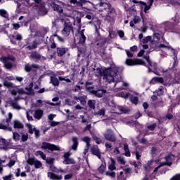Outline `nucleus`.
<instances>
[{
  "mask_svg": "<svg viewBox=\"0 0 180 180\" xmlns=\"http://www.w3.org/2000/svg\"><path fill=\"white\" fill-rule=\"evenodd\" d=\"M119 70H117V68H106L103 72V79L105 82H108V84H112V82H120L122 81V77L119 74Z\"/></svg>",
  "mask_w": 180,
  "mask_h": 180,
  "instance_id": "1",
  "label": "nucleus"
},
{
  "mask_svg": "<svg viewBox=\"0 0 180 180\" xmlns=\"http://www.w3.org/2000/svg\"><path fill=\"white\" fill-rule=\"evenodd\" d=\"M13 115L12 112L8 113V117L6 120H3V122H0V129L4 130L5 131H12V127H9V123L12 122Z\"/></svg>",
  "mask_w": 180,
  "mask_h": 180,
  "instance_id": "2",
  "label": "nucleus"
},
{
  "mask_svg": "<svg viewBox=\"0 0 180 180\" xmlns=\"http://www.w3.org/2000/svg\"><path fill=\"white\" fill-rule=\"evenodd\" d=\"M0 61L3 63L5 68L6 70H11L13 67V63L11 61H15V57L12 56H2L0 58Z\"/></svg>",
  "mask_w": 180,
  "mask_h": 180,
  "instance_id": "3",
  "label": "nucleus"
},
{
  "mask_svg": "<svg viewBox=\"0 0 180 180\" xmlns=\"http://www.w3.org/2000/svg\"><path fill=\"white\" fill-rule=\"evenodd\" d=\"M103 136L105 140L111 141V143H115V141L117 140L116 134H115V131H113L112 129H106L105 132L103 134Z\"/></svg>",
  "mask_w": 180,
  "mask_h": 180,
  "instance_id": "4",
  "label": "nucleus"
},
{
  "mask_svg": "<svg viewBox=\"0 0 180 180\" xmlns=\"http://www.w3.org/2000/svg\"><path fill=\"white\" fill-rule=\"evenodd\" d=\"M41 148L43 150H49L50 151H60V146L47 142H43Z\"/></svg>",
  "mask_w": 180,
  "mask_h": 180,
  "instance_id": "5",
  "label": "nucleus"
},
{
  "mask_svg": "<svg viewBox=\"0 0 180 180\" xmlns=\"http://www.w3.org/2000/svg\"><path fill=\"white\" fill-rule=\"evenodd\" d=\"M26 162L29 165H34V167L37 169L41 168V167H43V164H41V162H40L39 160H37L34 158L29 157L26 160Z\"/></svg>",
  "mask_w": 180,
  "mask_h": 180,
  "instance_id": "6",
  "label": "nucleus"
},
{
  "mask_svg": "<svg viewBox=\"0 0 180 180\" xmlns=\"http://www.w3.org/2000/svg\"><path fill=\"white\" fill-rule=\"evenodd\" d=\"M72 30H73V28H72V24L71 23V22H65V27L62 30L61 33L63 36H64L65 37H68V36H70V33H71Z\"/></svg>",
  "mask_w": 180,
  "mask_h": 180,
  "instance_id": "7",
  "label": "nucleus"
},
{
  "mask_svg": "<svg viewBox=\"0 0 180 180\" xmlns=\"http://www.w3.org/2000/svg\"><path fill=\"white\" fill-rule=\"evenodd\" d=\"M143 58H145L148 63L146 67L148 68L149 72H151V71H155V70H157V63L155 62L151 61V60H150L149 56H143Z\"/></svg>",
  "mask_w": 180,
  "mask_h": 180,
  "instance_id": "8",
  "label": "nucleus"
},
{
  "mask_svg": "<svg viewBox=\"0 0 180 180\" xmlns=\"http://www.w3.org/2000/svg\"><path fill=\"white\" fill-rule=\"evenodd\" d=\"M70 152H66L63 155L64 160L63 161V163L65 164V165H70L71 164H75V160L72 158H70V156L72 155Z\"/></svg>",
  "mask_w": 180,
  "mask_h": 180,
  "instance_id": "9",
  "label": "nucleus"
},
{
  "mask_svg": "<svg viewBox=\"0 0 180 180\" xmlns=\"http://www.w3.org/2000/svg\"><path fill=\"white\" fill-rule=\"evenodd\" d=\"M127 65H146V63L141 59H127L126 60Z\"/></svg>",
  "mask_w": 180,
  "mask_h": 180,
  "instance_id": "10",
  "label": "nucleus"
},
{
  "mask_svg": "<svg viewBox=\"0 0 180 180\" xmlns=\"http://www.w3.org/2000/svg\"><path fill=\"white\" fill-rule=\"evenodd\" d=\"M15 79V77L13 76H8L6 77L4 79V86H6V88H15V84H13L12 82H9L8 81H13Z\"/></svg>",
  "mask_w": 180,
  "mask_h": 180,
  "instance_id": "11",
  "label": "nucleus"
},
{
  "mask_svg": "<svg viewBox=\"0 0 180 180\" xmlns=\"http://www.w3.org/2000/svg\"><path fill=\"white\" fill-rule=\"evenodd\" d=\"M166 162H161L165 165H167L168 167H171L172 165V161L175 160V155H169L165 158Z\"/></svg>",
  "mask_w": 180,
  "mask_h": 180,
  "instance_id": "12",
  "label": "nucleus"
},
{
  "mask_svg": "<svg viewBox=\"0 0 180 180\" xmlns=\"http://www.w3.org/2000/svg\"><path fill=\"white\" fill-rule=\"evenodd\" d=\"M91 152L93 155H96L99 160L101 158V150L98 146H94L91 148Z\"/></svg>",
  "mask_w": 180,
  "mask_h": 180,
  "instance_id": "13",
  "label": "nucleus"
},
{
  "mask_svg": "<svg viewBox=\"0 0 180 180\" xmlns=\"http://www.w3.org/2000/svg\"><path fill=\"white\" fill-rule=\"evenodd\" d=\"M116 169V160L115 159L110 158V162H108V170L115 171Z\"/></svg>",
  "mask_w": 180,
  "mask_h": 180,
  "instance_id": "14",
  "label": "nucleus"
},
{
  "mask_svg": "<svg viewBox=\"0 0 180 180\" xmlns=\"http://www.w3.org/2000/svg\"><path fill=\"white\" fill-rule=\"evenodd\" d=\"M48 178H50L51 180H61L63 179V176L56 174L53 172H48L47 174Z\"/></svg>",
  "mask_w": 180,
  "mask_h": 180,
  "instance_id": "15",
  "label": "nucleus"
},
{
  "mask_svg": "<svg viewBox=\"0 0 180 180\" xmlns=\"http://www.w3.org/2000/svg\"><path fill=\"white\" fill-rule=\"evenodd\" d=\"M158 47H162V49H167V50H169L170 51H172L174 57H176V51H175V49H174L172 47L168 46V44L167 45L164 44H160Z\"/></svg>",
  "mask_w": 180,
  "mask_h": 180,
  "instance_id": "16",
  "label": "nucleus"
},
{
  "mask_svg": "<svg viewBox=\"0 0 180 180\" xmlns=\"http://www.w3.org/2000/svg\"><path fill=\"white\" fill-rule=\"evenodd\" d=\"M13 124L14 129H23V127H25V125L22 123V122L18 120H13Z\"/></svg>",
  "mask_w": 180,
  "mask_h": 180,
  "instance_id": "17",
  "label": "nucleus"
},
{
  "mask_svg": "<svg viewBox=\"0 0 180 180\" xmlns=\"http://www.w3.org/2000/svg\"><path fill=\"white\" fill-rule=\"evenodd\" d=\"M33 68H39V65H37V64L30 65V64L27 63L25 66V70L27 72H30V71H32V70H33Z\"/></svg>",
  "mask_w": 180,
  "mask_h": 180,
  "instance_id": "18",
  "label": "nucleus"
},
{
  "mask_svg": "<svg viewBox=\"0 0 180 180\" xmlns=\"http://www.w3.org/2000/svg\"><path fill=\"white\" fill-rule=\"evenodd\" d=\"M72 141L73 143L72 146V150H74V151H77V150H78V145L79 144V143L78 142V138L75 136L72 137Z\"/></svg>",
  "mask_w": 180,
  "mask_h": 180,
  "instance_id": "19",
  "label": "nucleus"
},
{
  "mask_svg": "<svg viewBox=\"0 0 180 180\" xmlns=\"http://www.w3.org/2000/svg\"><path fill=\"white\" fill-rule=\"evenodd\" d=\"M34 117L37 119V120H40V119L43 117V110H36L34 113Z\"/></svg>",
  "mask_w": 180,
  "mask_h": 180,
  "instance_id": "20",
  "label": "nucleus"
},
{
  "mask_svg": "<svg viewBox=\"0 0 180 180\" xmlns=\"http://www.w3.org/2000/svg\"><path fill=\"white\" fill-rule=\"evenodd\" d=\"M68 51V49H65V48H57V54L58 56V57H63L64 56V54H65V53H67Z\"/></svg>",
  "mask_w": 180,
  "mask_h": 180,
  "instance_id": "21",
  "label": "nucleus"
},
{
  "mask_svg": "<svg viewBox=\"0 0 180 180\" xmlns=\"http://www.w3.org/2000/svg\"><path fill=\"white\" fill-rule=\"evenodd\" d=\"M106 94V90L100 89L97 91H94V93H93L94 95L97 96V98H102L103 95Z\"/></svg>",
  "mask_w": 180,
  "mask_h": 180,
  "instance_id": "22",
  "label": "nucleus"
},
{
  "mask_svg": "<svg viewBox=\"0 0 180 180\" xmlns=\"http://www.w3.org/2000/svg\"><path fill=\"white\" fill-rule=\"evenodd\" d=\"M139 4L141 5V9H143V6H145L144 8L145 13H147V11H150V9L151 8V4H149L148 6H147V3L144 1H139Z\"/></svg>",
  "mask_w": 180,
  "mask_h": 180,
  "instance_id": "23",
  "label": "nucleus"
},
{
  "mask_svg": "<svg viewBox=\"0 0 180 180\" xmlns=\"http://www.w3.org/2000/svg\"><path fill=\"white\" fill-rule=\"evenodd\" d=\"M84 32H85V30H82L80 32V38H79V43L80 44H84V43H85V41H86V37H85V34H84Z\"/></svg>",
  "mask_w": 180,
  "mask_h": 180,
  "instance_id": "24",
  "label": "nucleus"
},
{
  "mask_svg": "<svg viewBox=\"0 0 180 180\" xmlns=\"http://www.w3.org/2000/svg\"><path fill=\"white\" fill-rule=\"evenodd\" d=\"M94 71L96 77L103 76V70H102V68H94Z\"/></svg>",
  "mask_w": 180,
  "mask_h": 180,
  "instance_id": "25",
  "label": "nucleus"
},
{
  "mask_svg": "<svg viewBox=\"0 0 180 180\" xmlns=\"http://www.w3.org/2000/svg\"><path fill=\"white\" fill-rule=\"evenodd\" d=\"M0 146L3 147L4 150H6V148H8V143L6 142V139H4L2 136H0Z\"/></svg>",
  "mask_w": 180,
  "mask_h": 180,
  "instance_id": "26",
  "label": "nucleus"
},
{
  "mask_svg": "<svg viewBox=\"0 0 180 180\" xmlns=\"http://www.w3.org/2000/svg\"><path fill=\"white\" fill-rule=\"evenodd\" d=\"M98 172L99 174H105V172L106 171V163H103L97 169Z\"/></svg>",
  "mask_w": 180,
  "mask_h": 180,
  "instance_id": "27",
  "label": "nucleus"
},
{
  "mask_svg": "<svg viewBox=\"0 0 180 180\" xmlns=\"http://www.w3.org/2000/svg\"><path fill=\"white\" fill-rule=\"evenodd\" d=\"M51 6L53 8V11H56V12H59V13H63V8L60 7L58 4H56L55 3H52L51 4Z\"/></svg>",
  "mask_w": 180,
  "mask_h": 180,
  "instance_id": "28",
  "label": "nucleus"
},
{
  "mask_svg": "<svg viewBox=\"0 0 180 180\" xmlns=\"http://www.w3.org/2000/svg\"><path fill=\"white\" fill-rule=\"evenodd\" d=\"M52 101L54 103H49V105H51V106H58V105L61 103V102L60 101V98H58V97L53 98Z\"/></svg>",
  "mask_w": 180,
  "mask_h": 180,
  "instance_id": "29",
  "label": "nucleus"
},
{
  "mask_svg": "<svg viewBox=\"0 0 180 180\" xmlns=\"http://www.w3.org/2000/svg\"><path fill=\"white\" fill-rule=\"evenodd\" d=\"M51 82L54 86H58V85H60V82H58V79L55 77H51Z\"/></svg>",
  "mask_w": 180,
  "mask_h": 180,
  "instance_id": "30",
  "label": "nucleus"
},
{
  "mask_svg": "<svg viewBox=\"0 0 180 180\" xmlns=\"http://www.w3.org/2000/svg\"><path fill=\"white\" fill-rule=\"evenodd\" d=\"M152 82L156 84H164V79L162 77H153Z\"/></svg>",
  "mask_w": 180,
  "mask_h": 180,
  "instance_id": "31",
  "label": "nucleus"
},
{
  "mask_svg": "<svg viewBox=\"0 0 180 180\" xmlns=\"http://www.w3.org/2000/svg\"><path fill=\"white\" fill-rule=\"evenodd\" d=\"M35 155L37 157H39V155L41 157V158H42V160H46L47 157L46 156V154H44V153L41 152V150H38L37 152H35Z\"/></svg>",
  "mask_w": 180,
  "mask_h": 180,
  "instance_id": "32",
  "label": "nucleus"
},
{
  "mask_svg": "<svg viewBox=\"0 0 180 180\" xmlns=\"http://www.w3.org/2000/svg\"><path fill=\"white\" fill-rule=\"evenodd\" d=\"M117 161L121 165H126V160L123 156H119L117 158Z\"/></svg>",
  "mask_w": 180,
  "mask_h": 180,
  "instance_id": "33",
  "label": "nucleus"
},
{
  "mask_svg": "<svg viewBox=\"0 0 180 180\" xmlns=\"http://www.w3.org/2000/svg\"><path fill=\"white\" fill-rule=\"evenodd\" d=\"M26 126L28 128L30 134H33V133H34V131L36 130V127H34L31 124H27Z\"/></svg>",
  "mask_w": 180,
  "mask_h": 180,
  "instance_id": "34",
  "label": "nucleus"
},
{
  "mask_svg": "<svg viewBox=\"0 0 180 180\" xmlns=\"http://www.w3.org/2000/svg\"><path fill=\"white\" fill-rule=\"evenodd\" d=\"M117 96H120V98H124V99H127V98L130 96V93L124 94V91H121L117 94Z\"/></svg>",
  "mask_w": 180,
  "mask_h": 180,
  "instance_id": "35",
  "label": "nucleus"
},
{
  "mask_svg": "<svg viewBox=\"0 0 180 180\" xmlns=\"http://www.w3.org/2000/svg\"><path fill=\"white\" fill-rule=\"evenodd\" d=\"M155 94H157V95L158 96H161V95H164V86H160L156 91H155Z\"/></svg>",
  "mask_w": 180,
  "mask_h": 180,
  "instance_id": "36",
  "label": "nucleus"
},
{
  "mask_svg": "<svg viewBox=\"0 0 180 180\" xmlns=\"http://www.w3.org/2000/svg\"><path fill=\"white\" fill-rule=\"evenodd\" d=\"M11 105L13 109H17V110H20V109H22V107H20L16 101H12Z\"/></svg>",
  "mask_w": 180,
  "mask_h": 180,
  "instance_id": "37",
  "label": "nucleus"
},
{
  "mask_svg": "<svg viewBox=\"0 0 180 180\" xmlns=\"http://www.w3.org/2000/svg\"><path fill=\"white\" fill-rule=\"evenodd\" d=\"M124 150L125 151L124 155L126 157H130L131 154H130V150H129V145L124 144Z\"/></svg>",
  "mask_w": 180,
  "mask_h": 180,
  "instance_id": "38",
  "label": "nucleus"
},
{
  "mask_svg": "<svg viewBox=\"0 0 180 180\" xmlns=\"http://www.w3.org/2000/svg\"><path fill=\"white\" fill-rule=\"evenodd\" d=\"M114 170H108L105 172L107 176H110L111 178H115L116 176V172H113Z\"/></svg>",
  "mask_w": 180,
  "mask_h": 180,
  "instance_id": "39",
  "label": "nucleus"
},
{
  "mask_svg": "<svg viewBox=\"0 0 180 180\" xmlns=\"http://www.w3.org/2000/svg\"><path fill=\"white\" fill-rule=\"evenodd\" d=\"M15 164H16V160L11 159L8 163L4 165V167H8V168H12V167H13Z\"/></svg>",
  "mask_w": 180,
  "mask_h": 180,
  "instance_id": "40",
  "label": "nucleus"
},
{
  "mask_svg": "<svg viewBox=\"0 0 180 180\" xmlns=\"http://www.w3.org/2000/svg\"><path fill=\"white\" fill-rule=\"evenodd\" d=\"M155 39H157V40H161L162 37H164V33L162 32H156L154 34Z\"/></svg>",
  "mask_w": 180,
  "mask_h": 180,
  "instance_id": "41",
  "label": "nucleus"
},
{
  "mask_svg": "<svg viewBox=\"0 0 180 180\" xmlns=\"http://www.w3.org/2000/svg\"><path fill=\"white\" fill-rule=\"evenodd\" d=\"M5 162H6V160L0 158V174H2V172L4 171V167H5V165H4V164H5Z\"/></svg>",
  "mask_w": 180,
  "mask_h": 180,
  "instance_id": "42",
  "label": "nucleus"
},
{
  "mask_svg": "<svg viewBox=\"0 0 180 180\" xmlns=\"http://www.w3.org/2000/svg\"><path fill=\"white\" fill-rule=\"evenodd\" d=\"M13 139L15 141H19L20 135L18 132H13Z\"/></svg>",
  "mask_w": 180,
  "mask_h": 180,
  "instance_id": "43",
  "label": "nucleus"
},
{
  "mask_svg": "<svg viewBox=\"0 0 180 180\" xmlns=\"http://www.w3.org/2000/svg\"><path fill=\"white\" fill-rule=\"evenodd\" d=\"M30 58H34L36 60H40V58H41V56H40V54H39L36 52H34L31 54Z\"/></svg>",
  "mask_w": 180,
  "mask_h": 180,
  "instance_id": "44",
  "label": "nucleus"
},
{
  "mask_svg": "<svg viewBox=\"0 0 180 180\" xmlns=\"http://www.w3.org/2000/svg\"><path fill=\"white\" fill-rule=\"evenodd\" d=\"M96 103V101L95 100H89L88 101V105L91 109H95V105Z\"/></svg>",
  "mask_w": 180,
  "mask_h": 180,
  "instance_id": "45",
  "label": "nucleus"
},
{
  "mask_svg": "<svg viewBox=\"0 0 180 180\" xmlns=\"http://www.w3.org/2000/svg\"><path fill=\"white\" fill-rule=\"evenodd\" d=\"M99 6H101V8H104V9H109L110 8V4L101 2L99 4Z\"/></svg>",
  "mask_w": 180,
  "mask_h": 180,
  "instance_id": "46",
  "label": "nucleus"
},
{
  "mask_svg": "<svg viewBox=\"0 0 180 180\" xmlns=\"http://www.w3.org/2000/svg\"><path fill=\"white\" fill-rule=\"evenodd\" d=\"M151 39H152L151 37L148 36L142 39L141 43H143V44H147L148 41H151Z\"/></svg>",
  "mask_w": 180,
  "mask_h": 180,
  "instance_id": "47",
  "label": "nucleus"
},
{
  "mask_svg": "<svg viewBox=\"0 0 180 180\" xmlns=\"http://www.w3.org/2000/svg\"><path fill=\"white\" fill-rule=\"evenodd\" d=\"M49 169L50 171H52V172H60V169H57L54 165H51Z\"/></svg>",
  "mask_w": 180,
  "mask_h": 180,
  "instance_id": "48",
  "label": "nucleus"
},
{
  "mask_svg": "<svg viewBox=\"0 0 180 180\" xmlns=\"http://www.w3.org/2000/svg\"><path fill=\"white\" fill-rule=\"evenodd\" d=\"M131 102L134 103V105H137L139 103V97L137 96H131Z\"/></svg>",
  "mask_w": 180,
  "mask_h": 180,
  "instance_id": "49",
  "label": "nucleus"
},
{
  "mask_svg": "<svg viewBox=\"0 0 180 180\" xmlns=\"http://www.w3.org/2000/svg\"><path fill=\"white\" fill-rule=\"evenodd\" d=\"M0 16L6 18L8 16V12L5 9H0Z\"/></svg>",
  "mask_w": 180,
  "mask_h": 180,
  "instance_id": "50",
  "label": "nucleus"
},
{
  "mask_svg": "<svg viewBox=\"0 0 180 180\" xmlns=\"http://www.w3.org/2000/svg\"><path fill=\"white\" fill-rule=\"evenodd\" d=\"M28 139H29V134H22L21 141H22V142L27 141Z\"/></svg>",
  "mask_w": 180,
  "mask_h": 180,
  "instance_id": "51",
  "label": "nucleus"
},
{
  "mask_svg": "<svg viewBox=\"0 0 180 180\" xmlns=\"http://www.w3.org/2000/svg\"><path fill=\"white\" fill-rule=\"evenodd\" d=\"M153 160H150L148 162V163L144 166L145 171H148V168L153 165Z\"/></svg>",
  "mask_w": 180,
  "mask_h": 180,
  "instance_id": "52",
  "label": "nucleus"
},
{
  "mask_svg": "<svg viewBox=\"0 0 180 180\" xmlns=\"http://www.w3.org/2000/svg\"><path fill=\"white\" fill-rule=\"evenodd\" d=\"M86 89L87 91H89V92H90L91 94H93L95 92V90H94V87L92 86H88V84L86 85Z\"/></svg>",
  "mask_w": 180,
  "mask_h": 180,
  "instance_id": "53",
  "label": "nucleus"
},
{
  "mask_svg": "<svg viewBox=\"0 0 180 180\" xmlns=\"http://www.w3.org/2000/svg\"><path fill=\"white\" fill-rule=\"evenodd\" d=\"M68 105L70 106H72L77 103V101H75L74 100L68 99L66 101Z\"/></svg>",
  "mask_w": 180,
  "mask_h": 180,
  "instance_id": "54",
  "label": "nucleus"
},
{
  "mask_svg": "<svg viewBox=\"0 0 180 180\" xmlns=\"http://www.w3.org/2000/svg\"><path fill=\"white\" fill-rule=\"evenodd\" d=\"M49 123L51 127H55V126H58V124H60V122L56 121H49Z\"/></svg>",
  "mask_w": 180,
  "mask_h": 180,
  "instance_id": "55",
  "label": "nucleus"
},
{
  "mask_svg": "<svg viewBox=\"0 0 180 180\" xmlns=\"http://www.w3.org/2000/svg\"><path fill=\"white\" fill-rule=\"evenodd\" d=\"M116 34L115 31H109V39H115Z\"/></svg>",
  "mask_w": 180,
  "mask_h": 180,
  "instance_id": "56",
  "label": "nucleus"
},
{
  "mask_svg": "<svg viewBox=\"0 0 180 180\" xmlns=\"http://www.w3.org/2000/svg\"><path fill=\"white\" fill-rule=\"evenodd\" d=\"M82 141H84V143H91V138L89 136H84L82 139Z\"/></svg>",
  "mask_w": 180,
  "mask_h": 180,
  "instance_id": "57",
  "label": "nucleus"
},
{
  "mask_svg": "<svg viewBox=\"0 0 180 180\" xmlns=\"http://www.w3.org/2000/svg\"><path fill=\"white\" fill-rule=\"evenodd\" d=\"M46 160L47 164H49V165H53V164H54V158H50Z\"/></svg>",
  "mask_w": 180,
  "mask_h": 180,
  "instance_id": "58",
  "label": "nucleus"
},
{
  "mask_svg": "<svg viewBox=\"0 0 180 180\" xmlns=\"http://www.w3.org/2000/svg\"><path fill=\"white\" fill-rule=\"evenodd\" d=\"M27 49H29L30 50H33L34 49H37V43H34L32 45L28 46Z\"/></svg>",
  "mask_w": 180,
  "mask_h": 180,
  "instance_id": "59",
  "label": "nucleus"
},
{
  "mask_svg": "<svg viewBox=\"0 0 180 180\" xmlns=\"http://www.w3.org/2000/svg\"><path fill=\"white\" fill-rule=\"evenodd\" d=\"M133 165H134V168L139 169V168H140V167H141V162H138V163H137L136 162H134Z\"/></svg>",
  "mask_w": 180,
  "mask_h": 180,
  "instance_id": "60",
  "label": "nucleus"
},
{
  "mask_svg": "<svg viewBox=\"0 0 180 180\" xmlns=\"http://www.w3.org/2000/svg\"><path fill=\"white\" fill-rule=\"evenodd\" d=\"M151 153H152L153 155H155V154L158 153L159 151H158V149H157V148L153 147V148H152V149H151Z\"/></svg>",
  "mask_w": 180,
  "mask_h": 180,
  "instance_id": "61",
  "label": "nucleus"
},
{
  "mask_svg": "<svg viewBox=\"0 0 180 180\" xmlns=\"http://www.w3.org/2000/svg\"><path fill=\"white\" fill-rule=\"evenodd\" d=\"M125 52L127 53V56L129 58H133V53H131L130 51L129 50H125Z\"/></svg>",
  "mask_w": 180,
  "mask_h": 180,
  "instance_id": "62",
  "label": "nucleus"
},
{
  "mask_svg": "<svg viewBox=\"0 0 180 180\" xmlns=\"http://www.w3.org/2000/svg\"><path fill=\"white\" fill-rule=\"evenodd\" d=\"M170 180H180V174H176Z\"/></svg>",
  "mask_w": 180,
  "mask_h": 180,
  "instance_id": "63",
  "label": "nucleus"
},
{
  "mask_svg": "<svg viewBox=\"0 0 180 180\" xmlns=\"http://www.w3.org/2000/svg\"><path fill=\"white\" fill-rule=\"evenodd\" d=\"M98 115L99 116H105V109H101L98 111Z\"/></svg>",
  "mask_w": 180,
  "mask_h": 180,
  "instance_id": "64",
  "label": "nucleus"
}]
</instances>
